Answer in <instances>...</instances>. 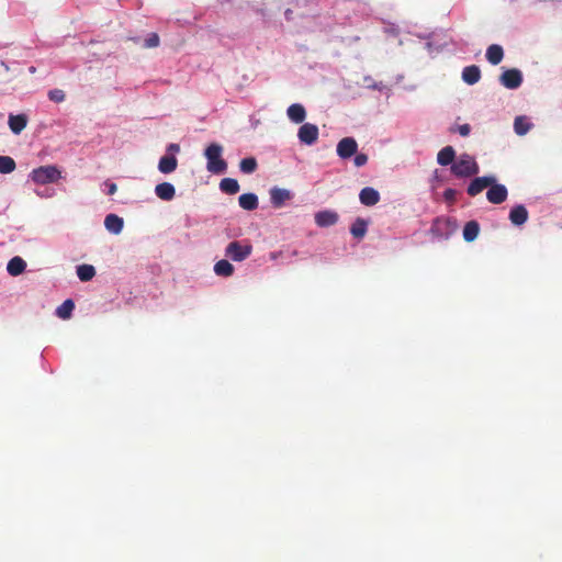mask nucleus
I'll return each mask as SVG.
<instances>
[{
	"mask_svg": "<svg viewBox=\"0 0 562 562\" xmlns=\"http://www.w3.org/2000/svg\"><path fill=\"white\" fill-rule=\"evenodd\" d=\"M223 147L213 143L205 148L204 156L207 160L206 168L215 175L224 173L227 169V162L222 158Z\"/></svg>",
	"mask_w": 562,
	"mask_h": 562,
	"instance_id": "obj_1",
	"label": "nucleus"
},
{
	"mask_svg": "<svg viewBox=\"0 0 562 562\" xmlns=\"http://www.w3.org/2000/svg\"><path fill=\"white\" fill-rule=\"evenodd\" d=\"M480 171V167L473 156L469 154H462L451 165V172L458 178H469L476 176Z\"/></svg>",
	"mask_w": 562,
	"mask_h": 562,
	"instance_id": "obj_2",
	"label": "nucleus"
},
{
	"mask_svg": "<svg viewBox=\"0 0 562 562\" xmlns=\"http://www.w3.org/2000/svg\"><path fill=\"white\" fill-rule=\"evenodd\" d=\"M61 178V172L56 166H41L31 172V179L37 184L56 182Z\"/></svg>",
	"mask_w": 562,
	"mask_h": 562,
	"instance_id": "obj_3",
	"label": "nucleus"
},
{
	"mask_svg": "<svg viewBox=\"0 0 562 562\" xmlns=\"http://www.w3.org/2000/svg\"><path fill=\"white\" fill-rule=\"evenodd\" d=\"M252 246L240 241H232L225 249V255L234 261H243L250 256Z\"/></svg>",
	"mask_w": 562,
	"mask_h": 562,
	"instance_id": "obj_4",
	"label": "nucleus"
},
{
	"mask_svg": "<svg viewBox=\"0 0 562 562\" xmlns=\"http://www.w3.org/2000/svg\"><path fill=\"white\" fill-rule=\"evenodd\" d=\"M499 81L507 89H517L522 83V75L516 68L507 69L501 75Z\"/></svg>",
	"mask_w": 562,
	"mask_h": 562,
	"instance_id": "obj_5",
	"label": "nucleus"
},
{
	"mask_svg": "<svg viewBox=\"0 0 562 562\" xmlns=\"http://www.w3.org/2000/svg\"><path fill=\"white\" fill-rule=\"evenodd\" d=\"M318 127L312 123H304L297 132V137L305 145H313L318 138Z\"/></svg>",
	"mask_w": 562,
	"mask_h": 562,
	"instance_id": "obj_6",
	"label": "nucleus"
},
{
	"mask_svg": "<svg viewBox=\"0 0 562 562\" xmlns=\"http://www.w3.org/2000/svg\"><path fill=\"white\" fill-rule=\"evenodd\" d=\"M358 150V144L352 137H345L340 139L337 144V155L341 159H348L351 156L356 155Z\"/></svg>",
	"mask_w": 562,
	"mask_h": 562,
	"instance_id": "obj_7",
	"label": "nucleus"
},
{
	"mask_svg": "<svg viewBox=\"0 0 562 562\" xmlns=\"http://www.w3.org/2000/svg\"><path fill=\"white\" fill-rule=\"evenodd\" d=\"M494 182H496L494 177H476L470 182L467 192L470 196H475L484 189L490 188Z\"/></svg>",
	"mask_w": 562,
	"mask_h": 562,
	"instance_id": "obj_8",
	"label": "nucleus"
},
{
	"mask_svg": "<svg viewBox=\"0 0 562 562\" xmlns=\"http://www.w3.org/2000/svg\"><path fill=\"white\" fill-rule=\"evenodd\" d=\"M508 191L504 184L493 183L486 192L488 202L493 204H501L506 201Z\"/></svg>",
	"mask_w": 562,
	"mask_h": 562,
	"instance_id": "obj_9",
	"label": "nucleus"
},
{
	"mask_svg": "<svg viewBox=\"0 0 562 562\" xmlns=\"http://www.w3.org/2000/svg\"><path fill=\"white\" fill-rule=\"evenodd\" d=\"M293 196L292 192L288 189L273 187L270 189V201L273 207L279 209L283 206L285 201L291 200Z\"/></svg>",
	"mask_w": 562,
	"mask_h": 562,
	"instance_id": "obj_10",
	"label": "nucleus"
},
{
	"mask_svg": "<svg viewBox=\"0 0 562 562\" xmlns=\"http://www.w3.org/2000/svg\"><path fill=\"white\" fill-rule=\"evenodd\" d=\"M315 223L319 227L333 226L338 222V214L330 210L319 211L315 214Z\"/></svg>",
	"mask_w": 562,
	"mask_h": 562,
	"instance_id": "obj_11",
	"label": "nucleus"
},
{
	"mask_svg": "<svg viewBox=\"0 0 562 562\" xmlns=\"http://www.w3.org/2000/svg\"><path fill=\"white\" fill-rule=\"evenodd\" d=\"M359 200L366 206H373L380 201V193L371 187H366L360 191Z\"/></svg>",
	"mask_w": 562,
	"mask_h": 562,
	"instance_id": "obj_12",
	"label": "nucleus"
},
{
	"mask_svg": "<svg viewBox=\"0 0 562 562\" xmlns=\"http://www.w3.org/2000/svg\"><path fill=\"white\" fill-rule=\"evenodd\" d=\"M509 220L516 226L525 224L528 220L527 209L522 204L514 206L509 212Z\"/></svg>",
	"mask_w": 562,
	"mask_h": 562,
	"instance_id": "obj_13",
	"label": "nucleus"
},
{
	"mask_svg": "<svg viewBox=\"0 0 562 562\" xmlns=\"http://www.w3.org/2000/svg\"><path fill=\"white\" fill-rule=\"evenodd\" d=\"M8 124L12 133L19 135L27 124V116L25 114H10Z\"/></svg>",
	"mask_w": 562,
	"mask_h": 562,
	"instance_id": "obj_14",
	"label": "nucleus"
},
{
	"mask_svg": "<svg viewBox=\"0 0 562 562\" xmlns=\"http://www.w3.org/2000/svg\"><path fill=\"white\" fill-rule=\"evenodd\" d=\"M286 114L290 121L296 124L303 123L306 117V111L300 103L291 104L286 110Z\"/></svg>",
	"mask_w": 562,
	"mask_h": 562,
	"instance_id": "obj_15",
	"label": "nucleus"
},
{
	"mask_svg": "<svg viewBox=\"0 0 562 562\" xmlns=\"http://www.w3.org/2000/svg\"><path fill=\"white\" fill-rule=\"evenodd\" d=\"M155 193L162 201H171L176 195V189L170 182H162L156 186Z\"/></svg>",
	"mask_w": 562,
	"mask_h": 562,
	"instance_id": "obj_16",
	"label": "nucleus"
},
{
	"mask_svg": "<svg viewBox=\"0 0 562 562\" xmlns=\"http://www.w3.org/2000/svg\"><path fill=\"white\" fill-rule=\"evenodd\" d=\"M104 226L110 233L117 235L122 232L124 222L116 214H108L104 220Z\"/></svg>",
	"mask_w": 562,
	"mask_h": 562,
	"instance_id": "obj_17",
	"label": "nucleus"
},
{
	"mask_svg": "<svg viewBox=\"0 0 562 562\" xmlns=\"http://www.w3.org/2000/svg\"><path fill=\"white\" fill-rule=\"evenodd\" d=\"M178 160L173 155H165L159 159L158 170L161 173H171L177 169Z\"/></svg>",
	"mask_w": 562,
	"mask_h": 562,
	"instance_id": "obj_18",
	"label": "nucleus"
},
{
	"mask_svg": "<svg viewBox=\"0 0 562 562\" xmlns=\"http://www.w3.org/2000/svg\"><path fill=\"white\" fill-rule=\"evenodd\" d=\"M462 79L468 85H475L481 79V70L476 65L467 66L462 70Z\"/></svg>",
	"mask_w": 562,
	"mask_h": 562,
	"instance_id": "obj_19",
	"label": "nucleus"
},
{
	"mask_svg": "<svg viewBox=\"0 0 562 562\" xmlns=\"http://www.w3.org/2000/svg\"><path fill=\"white\" fill-rule=\"evenodd\" d=\"M456 150L452 146H446L437 154V162L441 166H449L454 162Z\"/></svg>",
	"mask_w": 562,
	"mask_h": 562,
	"instance_id": "obj_20",
	"label": "nucleus"
},
{
	"mask_svg": "<svg viewBox=\"0 0 562 562\" xmlns=\"http://www.w3.org/2000/svg\"><path fill=\"white\" fill-rule=\"evenodd\" d=\"M503 57H504V50H503L502 46H499L497 44H492L487 47L486 59L492 65H498L503 60Z\"/></svg>",
	"mask_w": 562,
	"mask_h": 562,
	"instance_id": "obj_21",
	"label": "nucleus"
},
{
	"mask_svg": "<svg viewBox=\"0 0 562 562\" xmlns=\"http://www.w3.org/2000/svg\"><path fill=\"white\" fill-rule=\"evenodd\" d=\"M238 203L246 211H254L258 207V198L255 193H244L238 198Z\"/></svg>",
	"mask_w": 562,
	"mask_h": 562,
	"instance_id": "obj_22",
	"label": "nucleus"
},
{
	"mask_svg": "<svg viewBox=\"0 0 562 562\" xmlns=\"http://www.w3.org/2000/svg\"><path fill=\"white\" fill-rule=\"evenodd\" d=\"M480 233V225L476 221H469L463 227V238L465 241L471 243L475 240Z\"/></svg>",
	"mask_w": 562,
	"mask_h": 562,
	"instance_id": "obj_23",
	"label": "nucleus"
},
{
	"mask_svg": "<svg viewBox=\"0 0 562 562\" xmlns=\"http://www.w3.org/2000/svg\"><path fill=\"white\" fill-rule=\"evenodd\" d=\"M25 268L26 263L21 257H13L7 266L8 272L13 277L21 274Z\"/></svg>",
	"mask_w": 562,
	"mask_h": 562,
	"instance_id": "obj_24",
	"label": "nucleus"
},
{
	"mask_svg": "<svg viewBox=\"0 0 562 562\" xmlns=\"http://www.w3.org/2000/svg\"><path fill=\"white\" fill-rule=\"evenodd\" d=\"M214 272L220 277H231L234 273V266L225 259L214 265Z\"/></svg>",
	"mask_w": 562,
	"mask_h": 562,
	"instance_id": "obj_25",
	"label": "nucleus"
},
{
	"mask_svg": "<svg viewBox=\"0 0 562 562\" xmlns=\"http://www.w3.org/2000/svg\"><path fill=\"white\" fill-rule=\"evenodd\" d=\"M220 189L226 194H236L240 187L236 179L224 178L220 182Z\"/></svg>",
	"mask_w": 562,
	"mask_h": 562,
	"instance_id": "obj_26",
	"label": "nucleus"
},
{
	"mask_svg": "<svg viewBox=\"0 0 562 562\" xmlns=\"http://www.w3.org/2000/svg\"><path fill=\"white\" fill-rule=\"evenodd\" d=\"M531 126L532 124L526 116H517L514 121L515 133L520 136L526 135L530 131Z\"/></svg>",
	"mask_w": 562,
	"mask_h": 562,
	"instance_id": "obj_27",
	"label": "nucleus"
},
{
	"mask_svg": "<svg viewBox=\"0 0 562 562\" xmlns=\"http://www.w3.org/2000/svg\"><path fill=\"white\" fill-rule=\"evenodd\" d=\"M368 223L363 218H357L350 227V233L355 238L361 239L367 233Z\"/></svg>",
	"mask_w": 562,
	"mask_h": 562,
	"instance_id": "obj_28",
	"label": "nucleus"
},
{
	"mask_svg": "<svg viewBox=\"0 0 562 562\" xmlns=\"http://www.w3.org/2000/svg\"><path fill=\"white\" fill-rule=\"evenodd\" d=\"M77 276L83 282L89 281L95 276V269L91 265H80L77 267Z\"/></svg>",
	"mask_w": 562,
	"mask_h": 562,
	"instance_id": "obj_29",
	"label": "nucleus"
},
{
	"mask_svg": "<svg viewBox=\"0 0 562 562\" xmlns=\"http://www.w3.org/2000/svg\"><path fill=\"white\" fill-rule=\"evenodd\" d=\"M16 164L10 156H0V173L7 175L15 170Z\"/></svg>",
	"mask_w": 562,
	"mask_h": 562,
	"instance_id": "obj_30",
	"label": "nucleus"
},
{
	"mask_svg": "<svg viewBox=\"0 0 562 562\" xmlns=\"http://www.w3.org/2000/svg\"><path fill=\"white\" fill-rule=\"evenodd\" d=\"M75 304L71 300H66L60 306L57 307L56 314L61 319H67L71 316Z\"/></svg>",
	"mask_w": 562,
	"mask_h": 562,
	"instance_id": "obj_31",
	"label": "nucleus"
},
{
	"mask_svg": "<svg viewBox=\"0 0 562 562\" xmlns=\"http://www.w3.org/2000/svg\"><path fill=\"white\" fill-rule=\"evenodd\" d=\"M257 167H258V164H257L256 158H254V157L244 158L239 162V169L243 173H247V175L252 173L257 170Z\"/></svg>",
	"mask_w": 562,
	"mask_h": 562,
	"instance_id": "obj_32",
	"label": "nucleus"
},
{
	"mask_svg": "<svg viewBox=\"0 0 562 562\" xmlns=\"http://www.w3.org/2000/svg\"><path fill=\"white\" fill-rule=\"evenodd\" d=\"M48 98L53 102L60 103V102L65 101L66 94L60 89H53V90H49Z\"/></svg>",
	"mask_w": 562,
	"mask_h": 562,
	"instance_id": "obj_33",
	"label": "nucleus"
},
{
	"mask_svg": "<svg viewBox=\"0 0 562 562\" xmlns=\"http://www.w3.org/2000/svg\"><path fill=\"white\" fill-rule=\"evenodd\" d=\"M451 133H459L461 136L467 137L471 132V126L469 124H462L458 126H452L449 130Z\"/></svg>",
	"mask_w": 562,
	"mask_h": 562,
	"instance_id": "obj_34",
	"label": "nucleus"
},
{
	"mask_svg": "<svg viewBox=\"0 0 562 562\" xmlns=\"http://www.w3.org/2000/svg\"><path fill=\"white\" fill-rule=\"evenodd\" d=\"M159 36L157 33H150L148 35V37L145 40V44L144 46L146 48H154V47H157L159 45Z\"/></svg>",
	"mask_w": 562,
	"mask_h": 562,
	"instance_id": "obj_35",
	"label": "nucleus"
},
{
	"mask_svg": "<svg viewBox=\"0 0 562 562\" xmlns=\"http://www.w3.org/2000/svg\"><path fill=\"white\" fill-rule=\"evenodd\" d=\"M353 162L357 167H362L368 162V156L363 153L356 154Z\"/></svg>",
	"mask_w": 562,
	"mask_h": 562,
	"instance_id": "obj_36",
	"label": "nucleus"
},
{
	"mask_svg": "<svg viewBox=\"0 0 562 562\" xmlns=\"http://www.w3.org/2000/svg\"><path fill=\"white\" fill-rule=\"evenodd\" d=\"M105 186L108 187L109 195H113L117 190V186L114 182H105Z\"/></svg>",
	"mask_w": 562,
	"mask_h": 562,
	"instance_id": "obj_37",
	"label": "nucleus"
},
{
	"mask_svg": "<svg viewBox=\"0 0 562 562\" xmlns=\"http://www.w3.org/2000/svg\"><path fill=\"white\" fill-rule=\"evenodd\" d=\"M446 200H453L456 191L453 189H447L443 193Z\"/></svg>",
	"mask_w": 562,
	"mask_h": 562,
	"instance_id": "obj_38",
	"label": "nucleus"
},
{
	"mask_svg": "<svg viewBox=\"0 0 562 562\" xmlns=\"http://www.w3.org/2000/svg\"><path fill=\"white\" fill-rule=\"evenodd\" d=\"M167 150L170 153H179L180 146L178 144L171 143L168 145Z\"/></svg>",
	"mask_w": 562,
	"mask_h": 562,
	"instance_id": "obj_39",
	"label": "nucleus"
},
{
	"mask_svg": "<svg viewBox=\"0 0 562 562\" xmlns=\"http://www.w3.org/2000/svg\"><path fill=\"white\" fill-rule=\"evenodd\" d=\"M291 13H292V12H291V10H289V9L285 11V16H286V19H290Z\"/></svg>",
	"mask_w": 562,
	"mask_h": 562,
	"instance_id": "obj_40",
	"label": "nucleus"
}]
</instances>
